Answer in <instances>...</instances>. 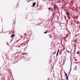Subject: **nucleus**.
Wrapping results in <instances>:
<instances>
[{
    "instance_id": "nucleus-17",
    "label": "nucleus",
    "mask_w": 80,
    "mask_h": 80,
    "mask_svg": "<svg viewBox=\"0 0 80 80\" xmlns=\"http://www.w3.org/2000/svg\"><path fill=\"white\" fill-rule=\"evenodd\" d=\"M68 53H70V52L68 51Z\"/></svg>"
},
{
    "instance_id": "nucleus-2",
    "label": "nucleus",
    "mask_w": 80,
    "mask_h": 80,
    "mask_svg": "<svg viewBox=\"0 0 80 80\" xmlns=\"http://www.w3.org/2000/svg\"><path fill=\"white\" fill-rule=\"evenodd\" d=\"M36 4V2H34L32 4V5H33V7H35V4Z\"/></svg>"
},
{
    "instance_id": "nucleus-16",
    "label": "nucleus",
    "mask_w": 80,
    "mask_h": 80,
    "mask_svg": "<svg viewBox=\"0 0 80 80\" xmlns=\"http://www.w3.org/2000/svg\"><path fill=\"white\" fill-rule=\"evenodd\" d=\"M27 35V33L24 34L25 35Z\"/></svg>"
},
{
    "instance_id": "nucleus-19",
    "label": "nucleus",
    "mask_w": 80,
    "mask_h": 80,
    "mask_svg": "<svg viewBox=\"0 0 80 80\" xmlns=\"http://www.w3.org/2000/svg\"><path fill=\"white\" fill-rule=\"evenodd\" d=\"M77 60H75V61H77Z\"/></svg>"
},
{
    "instance_id": "nucleus-5",
    "label": "nucleus",
    "mask_w": 80,
    "mask_h": 80,
    "mask_svg": "<svg viewBox=\"0 0 80 80\" xmlns=\"http://www.w3.org/2000/svg\"><path fill=\"white\" fill-rule=\"evenodd\" d=\"M67 14L68 16H69V15H70V14H69V12H67Z\"/></svg>"
},
{
    "instance_id": "nucleus-3",
    "label": "nucleus",
    "mask_w": 80,
    "mask_h": 80,
    "mask_svg": "<svg viewBox=\"0 0 80 80\" xmlns=\"http://www.w3.org/2000/svg\"><path fill=\"white\" fill-rule=\"evenodd\" d=\"M15 34H13V35H12V36H11L10 37H11L12 38H13V37H15Z\"/></svg>"
},
{
    "instance_id": "nucleus-21",
    "label": "nucleus",
    "mask_w": 80,
    "mask_h": 80,
    "mask_svg": "<svg viewBox=\"0 0 80 80\" xmlns=\"http://www.w3.org/2000/svg\"><path fill=\"white\" fill-rule=\"evenodd\" d=\"M64 40H65V41H66V40H65V39H64Z\"/></svg>"
},
{
    "instance_id": "nucleus-10",
    "label": "nucleus",
    "mask_w": 80,
    "mask_h": 80,
    "mask_svg": "<svg viewBox=\"0 0 80 80\" xmlns=\"http://www.w3.org/2000/svg\"><path fill=\"white\" fill-rule=\"evenodd\" d=\"M51 11H52V12H53V9H51Z\"/></svg>"
},
{
    "instance_id": "nucleus-15",
    "label": "nucleus",
    "mask_w": 80,
    "mask_h": 80,
    "mask_svg": "<svg viewBox=\"0 0 80 80\" xmlns=\"http://www.w3.org/2000/svg\"><path fill=\"white\" fill-rule=\"evenodd\" d=\"M58 19H59V18L58 17L57 20H58Z\"/></svg>"
},
{
    "instance_id": "nucleus-22",
    "label": "nucleus",
    "mask_w": 80,
    "mask_h": 80,
    "mask_svg": "<svg viewBox=\"0 0 80 80\" xmlns=\"http://www.w3.org/2000/svg\"><path fill=\"white\" fill-rule=\"evenodd\" d=\"M77 35H76V37H77Z\"/></svg>"
},
{
    "instance_id": "nucleus-20",
    "label": "nucleus",
    "mask_w": 80,
    "mask_h": 80,
    "mask_svg": "<svg viewBox=\"0 0 80 80\" xmlns=\"http://www.w3.org/2000/svg\"><path fill=\"white\" fill-rule=\"evenodd\" d=\"M1 76V74H0V77Z\"/></svg>"
},
{
    "instance_id": "nucleus-13",
    "label": "nucleus",
    "mask_w": 80,
    "mask_h": 80,
    "mask_svg": "<svg viewBox=\"0 0 80 80\" xmlns=\"http://www.w3.org/2000/svg\"><path fill=\"white\" fill-rule=\"evenodd\" d=\"M77 54H78V53H79V51H78V52H77Z\"/></svg>"
},
{
    "instance_id": "nucleus-8",
    "label": "nucleus",
    "mask_w": 80,
    "mask_h": 80,
    "mask_svg": "<svg viewBox=\"0 0 80 80\" xmlns=\"http://www.w3.org/2000/svg\"><path fill=\"white\" fill-rule=\"evenodd\" d=\"M26 54H27V53H23L22 54V55H26Z\"/></svg>"
},
{
    "instance_id": "nucleus-23",
    "label": "nucleus",
    "mask_w": 80,
    "mask_h": 80,
    "mask_svg": "<svg viewBox=\"0 0 80 80\" xmlns=\"http://www.w3.org/2000/svg\"><path fill=\"white\" fill-rule=\"evenodd\" d=\"M71 24L72 25V23H71Z\"/></svg>"
},
{
    "instance_id": "nucleus-14",
    "label": "nucleus",
    "mask_w": 80,
    "mask_h": 80,
    "mask_svg": "<svg viewBox=\"0 0 80 80\" xmlns=\"http://www.w3.org/2000/svg\"><path fill=\"white\" fill-rule=\"evenodd\" d=\"M74 70H77V68H74Z\"/></svg>"
},
{
    "instance_id": "nucleus-11",
    "label": "nucleus",
    "mask_w": 80,
    "mask_h": 80,
    "mask_svg": "<svg viewBox=\"0 0 80 80\" xmlns=\"http://www.w3.org/2000/svg\"><path fill=\"white\" fill-rule=\"evenodd\" d=\"M77 40H74V41L75 42H77Z\"/></svg>"
},
{
    "instance_id": "nucleus-12",
    "label": "nucleus",
    "mask_w": 80,
    "mask_h": 80,
    "mask_svg": "<svg viewBox=\"0 0 80 80\" xmlns=\"http://www.w3.org/2000/svg\"><path fill=\"white\" fill-rule=\"evenodd\" d=\"M65 76L66 77L67 76V74L66 73H65Z\"/></svg>"
},
{
    "instance_id": "nucleus-1",
    "label": "nucleus",
    "mask_w": 80,
    "mask_h": 80,
    "mask_svg": "<svg viewBox=\"0 0 80 80\" xmlns=\"http://www.w3.org/2000/svg\"><path fill=\"white\" fill-rule=\"evenodd\" d=\"M59 49H58L57 51V54L56 55V57H57V56H58V52H59Z\"/></svg>"
},
{
    "instance_id": "nucleus-6",
    "label": "nucleus",
    "mask_w": 80,
    "mask_h": 80,
    "mask_svg": "<svg viewBox=\"0 0 80 80\" xmlns=\"http://www.w3.org/2000/svg\"><path fill=\"white\" fill-rule=\"evenodd\" d=\"M48 32V31L47 30L46 32H44V34H45V33H47V32Z\"/></svg>"
},
{
    "instance_id": "nucleus-7",
    "label": "nucleus",
    "mask_w": 80,
    "mask_h": 80,
    "mask_svg": "<svg viewBox=\"0 0 80 80\" xmlns=\"http://www.w3.org/2000/svg\"><path fill=\"white\" fill-rule=\"evenodd\" d=\"M66 78L67 80H68V76H66Z\"/></svg>"
},
{
    "instance_id": "nucleus-9",
    "label": "nucleus",
    "mask_w": 80,
    "mask_h": 80,
    "mask_svg": "<svg viewBox=\"0 0 80 80\" xmlns=\"http://www.w3.org/2000/svg\"><path fill=\"white\" fill-rule=\"evenodd\" d=\"M52 9V8H48V9L49 10H51Z\"/></svg>"
},
{
    "instance_id": "nucleus-18",
    "label": "nucleus",
    "mask_w": 80,
    "mask_h": 80,
    "mask_svg": "<svg viewBox=\"0 0 80 80\" xmlns=\"http://www.w3.org/2000/svg\"><path fill=\"white\" fill-rule=\"evenodd\" d=\"M17 6H18V4H17Z\"/></svg>"
},
{
    "instance_id": "nucleus-4",
    "label": "nucleus",
    "mask_w": 80,
    "mask_h": 80,
    "mask_svg": "<svg viewBox=\"0 0 80 80\" xmlns=\"http://www.w3.org/2000/svg\"><path fill=\"white\" fill-rule=\"evenodd\" d=\"M54 8H57L58 7L57 6H55V5H54Z\"/></svg>"
}]
</instances>
